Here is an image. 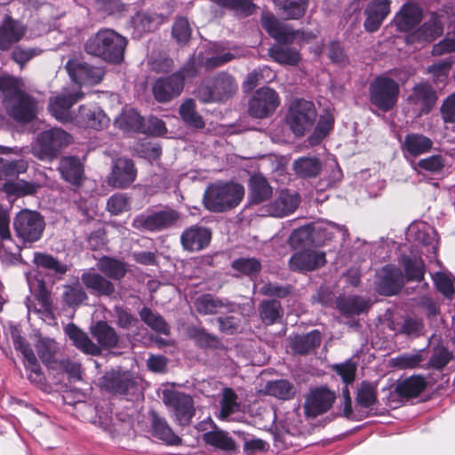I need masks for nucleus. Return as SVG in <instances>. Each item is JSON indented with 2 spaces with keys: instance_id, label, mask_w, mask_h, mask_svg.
<instances>
[{
  "instance_id": "obj_55",
  "label": "nucleus",
  "mask_w": 455,
  "mask_h": 455,
  "mask_svg": "<svg viewBox=\"0 0 455 455\" xmlns=\"http://www.w3.org/2000/svg\"><path fill=\"white\" fill-rule=\"evenodd\" d=\"M334 118L327 113L321 116L312 134L308 137V143L311 146L318 145L333 129Z\"/></svg>"
},
{
  "instance_id": "obj_4",
  "label": "nucleus",
  "mask_w": 455,
  "mask_h": 455,
  "mask_svg": "<svg viewBox=\"0 0 455 455\" xmlns=\"http://www.w3.org/2000/svg\"><path fill=\"white\" fill-rule=\"evenodd\" d=\"M238 85L235 77L226 72H218L203 79L195 90V96L203 103H222L232 98Z\"/></svg>"
},
{
  "instance_id": "obj_7",
  "label": "nucleus",
  "mask_w": 455,
  "mask_h": 455,
  "mask_svg": "<svg viewBox=\"0 0 455 455\" xmlns=\"http://www.w3.org/2000/svg\"><path fill=\"white\" fill-rule=\"evenodd\" d=\"M399 93L398 83L387 76H378L369 84L370 104L382 113H387L395 108Z\"/></svg>"
},
{
  "instance_id": "obj_54",
  "label": "nucleus",
  "mask_w": 455,
  "mask_h": 455,
  "mask_svg": "<svg viewBox=\"0 0 455 455\" xmlns=\"http://www.w3.org/2000/svg\"><path fill=\"white\" fill-rule=\"evenodd\" d=\"M189 337L201 348L217 349L220 347V339L204 328L194 327L189 330Z\"/></svg>"
},
{
  "instance_id": "obj_14",
  "label": "nucleus",
  "mask_w": 455,
  "mask_h": 455,
  "mask_svg": "<svg viewBox=\"0 0 455 455\" xmlns=\"http://www.w3.org/2000/svg\"><path fill=\"white\" fill-rule=\"evenodd\" d=\"M279 104L277 92L269 87H262L250 100L248 112L251 116L262 119L272 114Z\"/></svg>"
},
{
  "instance_id": "obj_40",
  "label": "nucleus",
  "mask_w": 455,
  "mask_h": 455,
  "mask_svg": "<svg viewBox=\"0 0 455 455\" xmlns=\"http://www.w3.org/2000/svg\"><path fill=\"white\" fill-rule=\"evenodd\" d=\"M36 352L42 363L48 369H56V355L59 352L58 344L50 338H42L36 345Z\"/></svg>"
},
{
  "instance_id": "obj_56",
  "label": "nucleus",
  "mask_w": 455,
  "mask_h": 455,
  "mask_svg": "<svg viewBox=\"0 0 455 455\" xmlns=\"http://www.w3.org/2000/svg\"><path fill=\"white\" fill-rule=\"evenodd\" d=\"M237 399L238 397L232 388L223 389L220 411L221 419H228L233 413L240 411V403Z\"/></svg>"
},
{
  "instance_id": "obj_42",
  "label": "nucleus",
  "mask_w": 455,
  "mask_h": 455,
  "mask_svg": "<svg viewBox=\"0 0 455 455\" xmlns=\"http://www.w3.org/2000/svg\"><path fill=\"white\" fill-rule=\"evenodd\" d=\"M426 387L425 379L421 376H411L400 381L395 387L399 397L411 398L418 396Z\"/></svg>"
},
{
  "instance_id": "obj_12",
  "label": "nucleus",
  "mask_w": 455,
  "mask_h": 455,
  "mask_svg": "<svg viewBox=\"0 0 455 455\" xmlns=\"http://www.w3.org/2000/svg\"><path fill=\"white\" fill-rule=\"evenodd\" d=\"M163 401L180 425L187 426L191 422L196 411L191 395L167 390L164 392Z\"/></svg>"
},
{
  "instance_id": "obj_34",
  "label": "nucleus",
  "mask_w": 455,
  "mask_h": 455,
  "mask_svg": "<svg viewBox=\"0 0 455 455\" xmlns=\"http://www.w3.org/2000/svg\"><path fill=\"white\" fill-rule=\"evenodd\" d=\"M411 168L418 174H441L447 164V158L445 156L441 154H435L425 158H421L418 161L411 160Z\"/></svg>"
},
{
  "instance_id": "obj_23",
  "label": "nucleus",
  "mask_w": 455,
  "mask_h": 455,
  "mask_svg": "<svg viewBox=\"0 0 455 455\" xmlns=\"http://www.w3.org/2000/svg\"><path fill=\"white\" fill-rule=\"evenodd\" d=\"M211 240V229L198 224L187 228L180 235V243L183 249L190 252L205 249L210 244Z\"/></svg>"
},
{
  "instance_id": "obj_6",
  "label": "nucleus",
  "mask_w": 455,
  "mask_h": 455,
  "mask_svg": "<svg viewBox=\"0 0 455 455\" xmlns=\"http://www.w3.org/2000/svg\"><path fill=\"white\" fill-rule=\"evenodd\" d=\"M101 387L107 392L127 401L138 402L144 398L140 380L131 371L120 368L107 371L101 378Z\"/></svg>"
},
{
  "instance_id": "obj_24",
  "label": "nucleus",
  "mask_w": 455,
  "mask_h": 455,
  "mask_svg": "<svg viewBox=\"0 0 455 455\" xmlns=\"http://www.w3.org/2000/svg\"><path fill=\"white\" fill-rule=\"evenodd\" d=\"M326 263L325 253L312 249L296 251L289 260L291 271L307 272L323 267Z\"/></svg>"
},
{
  "instance_id": "obj_29",
  "label": "nucleus",
  "mask_w": 455,
  "mask_h": 455,
  "mask_svg": "<svg viewBox=\"0 0 455 455\" xmlns=\"http://www.w3.org/2000/svg\"><path fill=\"white\" fill-rule=\"evenodd\" d=\"M181 79L173 73L159 77L153 85V94L158 102H168L178 97L183 91Z\"/></svg>"
},
{
  "instance_id": "obj_25",
  "label": "nucleus",
  "mask_w": 455,
  "mask_h": 455,
  "mask_svg": "<svg viewBox=\"0 0 455 455\" xmlns=\"http://www.w3.org/2000/svg\"><path fill=\"white\" fill-rule=\"evenodd\" d=\"M109 122V118L100 107L82 105L75 115L73 123L83 128L100 131L107 127Z\"/></svg>"
},
{
  "instance_id": "obj_10",
  "label": "nucleus",
  "mask_w": 455,
  "mask_h": 455,
  "mask_svg": "<svg viewBox=\"0 0 455 455\" xmlns=\"http://www.w3.org/2000/svg\"><path fill=\"white\" fill-rule=\"evenodd\" d=\"M44 227V218L38 212L29 210L20 212L13 221L16 235L24 243L38 241L43 235Z\"/></svg>"
},
{
  "instance_id": "obj_21",
  "label": "nucleus",
  "mask_w": 455,
  "mask_h": 455,
  "mask_svg": "<svg viewBox=\"0 0 455 455\" xmlns=\"http://www.w3.org/2000/svg\"><path fill=\"white\" fill-rule=\"evenodd\" d=\"M403 286V275L397 267L387 265L378 275L376 291L384 296L397 294Z\"/></svg>"
},
{
  "instance_id": "obj_17",
  "label": "nucleus",
  "mask_w": 455,
  "mask_h": 455,
  "mask_svg": "<svg viewBox=\"0 0 455 455\" xmlns=\"http://www.w3.org/2000/svg\"><path fill=\"white\" fill-rule=\"evenodd\" d=\"M83 98L80 92L63 91L61 93L51 97L48 109L51 115L61 123L74 122L75 115L71 112V107Z\"/></svg>"
},
{
  "instance_id": "obj_50",
  "label": "nucleus",
  "mask_w": 455,
  "mask_h": 455,
  "mask_svg": "<svg viewBox=\"0 0 455 455\" xmlns=\"http://www.w3.org/2000/svg\"><path fill=\"white\" fill-rule=\"evenodd\" d=\"M231 267L240 275L253 278L260 273L262 265L260 260L256 258L241 257L232 261Z\"/></svg>"
},
{
  "instance_id": "obj_53",
  "label": "nucleus",
  "mask_w": 455,
  "mask_h": 455,
  "mask_svg": "<svg viewBox=\"0 0 455 455\" xmlns=\"http://www.w3.org/2000/svg\"><path fill=\"white\" fill-rule=\"evenodd\" d=\"M41 185L36 182L19 180L16 181H7L4 185V191L8 195L15 196H33L37 193Z\"/></svg>"
},
{
  "instance_id": "obj_36",
  "label": "nucleus",
  "mask_w": 455,
  "mask_h": 455,
  "mask_svg": "<svg viewBox=\"0 0 455 455\" xmlns=\"http://www.w3.org/2000/svg\"><path fill=\"white\" fill-rule=\"evenodd\" d=\"M371 306V300L361 296L350 295L339 298L337 307L346 316L359 315L366 312Z\"/></svg>"
},
{
  "instance_id": "obj_63",
  "label": "nucleus",
  "mask_w": 455,
  "mask_h": 455,
  "mask_svg": "<svg viewBox=\"0 0 455 455\" xmlns=\"http://www.w3.org/2000/svg\"><path fill=\"white\" fill-rule=\"evenodd\" d=\"M221 9L234 11L243 15H250L254 10V4L251 0H210Z\"/></svg>"
},
{
  "instance_id": "obj_61",
  "label": "nucleus",
  "mask_w": 455,
  "mask_h": 455,
  "mask_svg": "<svg viewBox=\"0 0 455 455\" xmlns=\"http://www.w3.org/2000/svg\"><path fill=\"white\" fill-rule=\"evenodd\" d=\"M356 403L363 408H370L377 403L376 386L368 381H363L357 389Z\"/></svg>"
},
{
  "instance_id": "obj_62",
  "label": "nucleus",
  "mask_w": 455,
  "mask_h": 455,
  "mask_svg": "<svg viewBox=\"0 0 455 455\" xmlns=\"http://www.w3.org/2000/svg\"><path fill=\"white\" fill-rule=\"evenodd\" d=\"M201 67L200 57L198 54H193L180 68L173 74L177 75L178 77L181 79L182 85L184 86L185 81L191 80L198 76Z\"/></svg>"
},
{
  "instance_id": "obj_27",
  "label": "nucleus",
  "mask_w": 455,
  "mask_h": 455,
  "mask_svg": "<svg viewBox=\"0 0 455 455\" xmlns=\"http://www.w3.org/2000/svg\"><path fill=\"white\" fill-rule=\"evenodd\" d=\"M423 18V11L414 3H405L395 14L393 22L399 32H411L419 25Z\"/></svg>"
},
{
  "instance_id": "obj_20",
  "label": "nucleus",
  "mask_w": 455,
  "mask_h": 455,
  "mask_svg": "<svg viewBox=\"0 0 455 455\" xmlns=\"http://www.w3.org/2000/svg\"><path fill=\"white\" fill-rule=\"evenodd\" d=\"M169 17L163 13L152 11H141L136 12L131 19L133 28V36H142L157 30L163 24L168 22Z\"/></svg>"
},
{
  "instance_id": "obj_18",
  "label": "nucleus",
  "mask_w": 455,
  "mask_h": 455,
  "mask_svg": "<svg viewBox=\"0 0 455 455\" xmlns=\"http://www.w3.org/2000/svg\"><path fill=\"white\" fill-rule=\"evenodd\" d=\"M336 395L326 387L312 389L305 400V413L307 417L315 418L328 411L334 403Z\"/></svg>"
},
{
  "instance_id": "obj_5",
  "label": "nucleus",
  "mask_w": 455,
  "mask_h": 455,
  "mask_svg": "<svg viewBox=\"0 0 455 455\" xmlns=\"http://www.w3.org/2000/svg\"><path fill=\"white\" fill-rule=\"evenodd\" d=\"M243 196L244 188L237 183L216 182L206 188L203 202L208 211L224 212L235 208Z\"/></svg>"
},
{
  "instance_id": "obj_35",
  "label": "nucleus",
  "mask_w": 455,
  "mask_h": 455,
  "mask_svg": "<svg viewBox=\"0 0 455 455\" xmlns=\"http://www.w3.org/2000/svg\"><path fill=\"white\" fill-rule=\"evenodd\" d=\"M399 265L404 271V276L408 282H420L424 279L426 267L420 256L402 255Z\"/></svg>"
},
{
  "instance_id": "obj_32",
  "label": "nucleus",
  "mask_w": 455,
  "mask_h": 455,
  "mask_svg": "<svg viewBox=\"0 0 455 455\" xmlns=\"http://www.w3.org/2000/svg\"><path fill=\"white\" fill-rule=\"evenodd\" d=\"M433 140L421 133H409L402 143V151L406 159L426 154L433 148Z\"/></svg>"
},
{
  "instance_id": "obj_64",
  "label": "nucleus",
  "mask_w": 455,
  "mask_h": 455,
  "mask_svg": "<svg viewBox=\"0 0 455 455\" xmlns=\"http://www.w3.org/2000/svg\"><path fill=\"white\" fill-rule=\"evenodd\" d=\"M191 33L192 29L187 18L179 17L175 20L172 25V35L179 44H187L190 40Z\"/></svg>"
},
{
  "instance_id": "obj_11",
  "label": "nucleus",
  "mask_w": 455,
  "mask_h": 455,
  "mask_svg": "<svg viewBox=\"0 0 455 455\" xmlns=\"http://www.w3.org/2000/svg\"><path fill=\"white\" fill-rule=\"evenodd\" d=\"M179 217L178 212L172 209L142 213L132 220V227L139 231L158 232L174 225Z\"/></svg>"
},
{
  "instance_id": "obj_3",
  "label": "nucleus",
  "mask_w": 455,
  "mask_h": 455,
  "mask_svg": "<svg viewBox=\"0 0 455 455\" xmlns=\"http://www.w3.org/2000/svg\"><path fill=\"white\" fill-rule=\"evenodd\" d=\"M127 44V38L114 29L101 28L87 39L84 50L106 62L120 64L124 60Z\"/></svg>"
},
{
  "instance_id": "obj_37",
  "label": "nucleus",
  "mask_w": 455,
  "mask_h": 455,
  "mask_svg": "<svg viewBox=\"0 0 455 455\" xmlns=\"http://www.w3.org/2000/svg\"><path fill=\"white\" fill-rule=\"evenodd\" d=\"M59 171L66 181L73 185L80 184L84 174V167L78 157H62L60 162Z\"/></svg>"
},
{
  "instance_id": "obj_59",
  "label": "nucleus",
  "mask_w": 455,
  "mask_h": 455,
  "mask_svg": "<svg viewBox=\"0 0 455 455\" xmlns=\"http://www.w3.org/2000/svg\"><path fill=\"white\" fill-rule=\"evenodd\" d=\"M20 248L12 239L0 243V261L5 266L15 265L21 261Z\"/></svg>"
},
{
  "instance_id": "obj_45",
  "label": "nucleus",
  "mask_w": 455,
  "mask_h": 455,
  "mask_svg": "<svg viewBox=\"0 0 455 455\" xmlns=\"http://www.w3.org/2000/svg\"><path fill=\"white\" fill-rule=\"evenodd\" d=\"M152 434L168 444L177 445L180 443V438L173 433L165 419L156 413L153 414Z\"/></svg>"
},
{
  "instance_id": "obj_48",
  "label": "nucleus",
  "mask_w": 455,
  "mask_h": 455,
  "mask_svg": "<svg viewBox=\"0 0 455 455\" xmlns=\"http://www.w3.org/2000/svg\"><path fill=\"white\" fill-rule=\"evenodd\" d=\"M266 392L281 400H290L296 394L294 385L287 379L268 381L266 385Z\"/></svg>"
},
{
  "instance_id": "obj_2",
  "label": "nucleus",
  "mask_w": 455,
  "mask_h": 455,
  "mask_svg": "<svg viewBox=\"0 0 455 455\" xmlns=\"http://www.w3.org/2000/svg\"><path fill=\"white\" fill-rule=\"evenodd\" d=\"M65 333L68 336L73 345L87 355H98L101 353V347L113 348L116 347L119 337L114 328L106 322H98L92 328V335L98 341L93 343L86 333L82 331L74 323H68L65 327Z\"/></svg>"
},
{
  "instance_id": "obj_33",
  "label": "nucleus",
  "mask_w": 455,
  "mask_h": 455,
  "mask_svg": "<svg viewBox=\"0 0 455 455\" xmlns=\"http://www.w3.org/2000/svg\"><path fill=\"white\" fill-rule=\"evenodd\" d=\"M322 336L318 330H313L304 335H295L291 338L292 351L300 355L313 353L321 344Z\"/></svg>"
},
{
  "instance_id": "obj_41",
  "label": "nucleus",
  "mask_w": 455,
  "mask_h": 455,
  "mask_svg": "<svg viewBox=\"0 0 455 455\" xmlns=\"http://www.w3.org/2000/svg\"><path fill=\"white\" fill-rule=\"evenodd\" d=\"M279 13L286 20H299L308 5V0H275Z\"/></svg>"
},
{
  "instance_id": "obj_52",
  "label": "nucleus",
  "mask_w": 455,
  "mask_h": 455,
  "mask_svg": "<svg viewBox=\"0 0 455 455\" xmlns=\"http://www.w3.org/2000/svg\"><path fill=\"white\" fill-rule=\"evenodd\" d=\"M204 441L215 448L225 451H233L235 450V443L228 433L221 430L209 431L204 435Z\"/></svg>"
},
{
  "instance_id": "obj_30",
  "label": "nucleus",
  "mask_w": 455,
  "mask_h": 455,
  "mask_svg": "<svg viewBox=\"0 0 455 455\" xmlns=\"http://www.w3.org/2000/svg\"><path fill=\"white\" fill-rule=\"evenodd\" d=\"M81 280L84 286L97 296L110 297L116 291L115 284L108 278L93 269L84 272Z\"/></svg>"
},
{
  "instance_id": "obj_15",
  "label": "nucleus",
  "mask_w": 455,
  "mask_h": 455,
  "mask_svg": "<svg viewBox=\"0 0 455 455\" xmlns=\"http://www.w3.org/2000/svg\"><path fill=\"white\" fill-rule=\"evenodd\" d=\"M137 169L132 159L118 157L112 161L111 172L107 177L108 184L124 189L130 187L136 180Z\"/></svg>"
},
{
  "instance_id": "obj_26",
  "label": "nucleus",
  "mask_w": 455,
  "mask_h": 455,
  "mask_svg": "<svg viewBox=\"0 0 455 455\" xmlns=\"http://www.w3.org/2000/svg\"><path fill=\"white\" fill-rule=\"evenodd\" d=\"M26 32L27 27L22 22L5 15L0 23V50H10L24 37Z\"/></svg>"
},
{
  "instance_id": "obj_19",
  "label": "nucleus",
  "mask_w": 455,
  "mask_h": 455,
  "mask_svg": "<svg viewBox=\"0 0 455 455\" xmlns=\"http://www.w3.org/2000/svg\"><path fill=\"white\" fill-rule=\"evenodd\" d=\"M443 24L436 12H432L429 19L405 36L407 44L430 43L442 36Z\"/></svg>"
},
{
  "instance_id": "obj_8",
  "label": "nucleus",
  "mask_w": 455,
  "mask_h": 455,
  "mask_svg": "<svg viewBox=\"0 0 455 455\" xmlns=\"http://www.w3.org/2000/svg\"><path fill=\"white\" fill-rule=\"evenodd\" d=\"M316 117V108L312 101L295 99L289 106L286 123L296 136L301 137L312 129Z\"/></svg>"
},
{
  "instance_id": "obj_43",
  "label": "nucleus",
  "mask_w": 455,
  "mask_h": 455,
  "mask_svg": "<svg viewBox=\"0 0 455 455\" xmlns=\"http://www.w3.org/2000/svg\"><path fill=\"white\" fill-rule=\"evenodd\" d=\"M250 202L251 204H260L272 196V188L267 180L260 175H254L250 179Z\"/></svg>"
},
{
  "instance_id": "obj_46",
  "label": "nucleus",
  "mask_w": 455,
  "mask_h": 455,
  "mask_svg": "<svg viewBox=\"0 0 455 455\" xmlns=\"http://www.w3.org/2000/svg\"><path fill=\"white\" fill-rule=\"evenodd\" d=\"M293 169L302 178H315L322 170V163L317 157L303 156L294 161Z\"/></svg>"
},
{
  "instance_id": "obj_22",
  "label": "nucleus",
  "mask_w": 455,
  "mask_h": 455,
  "mask_svg": "<svg viewBox=\"0 0 455 455\" xmlns=\"http://www.w3.org/2000/svg\"><path fill=\"white\" fill-rule=\"evenodd\" d=\"M437 93L428 83H419L413 86L408 97L409 102L416 108L419 115H427L436 105Z\"/></svg>"
},
{
  "instance_id": "obj_49",
  "label": "nucleus",
  "mask_w": 455,
  "mask_h": 455,
  "mask_svg": "<svg viewBox=\"0 0 455 455\" xmlns=\"http://www.w3.org/2000/svg\"><path fill=\"white\" fill-rule=\"evenodd\" d=\"M33 260L38 267L56 275H64L68 271V266L51 254L36 251Z\"/></svg>"
},
{
  "instance_id": "obj_16",
  "label": "nucleus",
  "mask_w": 455,
  "mask_h": 455,
  "mask_svg": "<svg viewBox=\"0 0 455 455\" xmlns=\"http://www.w3.org/2000/svg\"><path fill=\"white\" fill-rule=\"evenodd\" d=\"M66 69L71 80L79 85L97 84L104 75V71L98 67L90 65L79 59H71L66 63Z\"/></svg>"
},
{
  "instance_id": "obj_39",
  "label": "nucleus",
  "mask_w": 455,
  "mask_h": 455,
  "mask_svg": "<svg viewBox=\"0 0 455 455\" xmlns=\"http://www.w3.org/2000/svg\"><path fill=\"white\" fill-rule=\"evenodd\" d=\"M258 310L261 322L266 325H272L280 322L283 315L281 302L277 299L262 300Z\"/></svg>"
},
{
  "instance_id": "obj_44",
  "label": "nucleus",
  "mask_w": 455,
  "mask_h": 455,
  "mask_svg": "<svg viewBox=\"0 0 455 455\" xmlns=\"http://www.w3.org/2000/svg\"><path fill=\"white\" fill-rule=\"evenodd\" d=\"M229 302L212 294H204L195 301V307L201 315H214L219 313L220 309L226 307Z\"/></svg>"
},
{
  "instance_id": "obj_9",
  "label": "nucleus",
  "mask_w": 455,
  "mask_h": 455,
  "mask_svg": "<svg viewBox=\"0 0 455 455\" xmlns=\"http://www.w3.org/2000/svg\"><path fill=\"white\" fill-rule=\"evenodd\" d=\"M70 142V135L60 128L41 132L32 144V154L40 160L55 158L62 147Z\"/></svg>"
},
{
  "instance_id": "obj_1",
  "label": "nucleus",
  "mask_w": 455,
  "mask_h": 455,
  "mask_svg": "<svg viewBox=\"0 0 455 455\" xmlns=\"http://www.w3.org/2000/svg\"><path fill=\"white\" fill-rule=\"evenodd\" d=\"M261 24L270 36L277 42L269 48V56L282 65H297L300 55L299 51L290 44L297 39L299 31H293L289 26L282 24L273 16H264Z\"/></svg>"
},
{
  "instance_id": "obj_31",
  "label": "nucleus",
  "mask_w": 455,
  "mask_h": 455,
  "mask_svg": "<svg viewBox=\"0 0 455 455\" xmlns=\"http://www.w3.org/2000/svg\"><path fill=\"white\" fill-rule=\"evenodd\" d=\"M299 202L300 196L298 193L282 190L275 201L267 205V212L271 216L281 218L292 213Z\"/></svg>"
},
{
  "instance_id": "obj_60",
  "label": "nucleus",
  "mask_w": 455,
  "mask_h": 455,
  "mask_svg": "<svg viewBox=\"0 0 455 455\" xmlns=\"http://www.w3.org/2000/svg\"><path fill=\"white\" fill-rule=\"evenodd\" d=\"M14 348L20 351L24 357L25 367H31L32 371H38V362L33 349L25 338L16 336L13 339Z\"/></svg>"
},
{
  "instance_id": "obj_13",
  "label": "nucleus",
  "mask_w": 455,
  "mask_h": 455,
  "mask_svg": "<svg viewBox=\"0 0 455 455\" xmlns=\"http://www.w3.org/2000/svg\"><path fill=\"white\" fill-rule=\"evenodd\" d=\"M4 102L8 115L19 123L28 124L36 116V101L25 92L6 98Z\"/></svg>"
},
{
  "instance_id": "obj_47",
  "label": "nucleus",
  "mask_w": 455,
  "mask_h": 455,
  "mask_svg": "<svg viewBox=\"0 0 455 455\" xmlns=\"http://www.w3.org/2000/svg\"><path fill=\"white\" fill-rule=\"evenodd\" d=\"M414 236V240L419 243L430 247L432 252L435 253L437 250L436 232L431 227L421 225L411 227L409 235Z\"/></svg>"
},
{
  "instance_id": "obj_28",
  "label": "nucleus",
  "mask_w": 455,
  "mask_h": 455,
  "mask_svg": "<svg viewBox=\"0 0 455 455\" xmlns=\"http://www.w3.org/2000/svg\"><path fill=\"white\" fill-rule=\"evenodd\" d=\"M390 0H371L364 10L363 27L367 32H376L390 13Z\"/></svg>"
},
{
  "instance_id": "obj_51",
  "label": "nucleus",
  "mask_w": 455,
  "mask_h": 455,
  "mask_svg": "<svg viewBox=\"0 0 455 455\" xmlns=\"http://www.w3.org/2000/svg\"><path fill=\"white\" fill-rule=\"evenodd\" d=\"M28 163L23 159L7 160L0 157V180H13L28 170Z\"/></svg>"
},
{
  "instance_id": "obj_38",
  "label": "nucleus",
  "mask_w": 455,
  "mask_h": 455,
  "mask_svg": "<svg viewBox=\"0 0 455 455\" xmlns=\"http://www.w3.org/2000/svg\"><path fill=\"white\" fill-rule=\"evenodd\" d=\"M97 269L108 279L119 281L127 272L124 262L108 256L101 257L96 263Z\"/></svg>"
},
{
  "instance_id": "obj_57",
  "label": "nucleus",
  "mask_w": 455,
  "mask_h": 455,
  "mask_svg": "<svg viewBox=\"0 0 455 455\" xmlns=\"http://www.w3.org/2000/svg\"><path fill=\"white\" fill-rule=\"evenodd\" d=\"M140 315L141 320L153 331L164 335H168L170 333L169 325L164 319L150 308L144 307L140 310Z\"/></svg>"
},
{
  "instance_id": "obj_58",
  "label": "nucleus",
  "mask_w": 455,
  "mask_h": 455,
  "mask_svg": "<svg viewBox=\"0 0 455 455\" xmlns=\"http://www.w3.org/2000/svg\"><path fill=\"white\" fill-rule=\"evenodd\" d=\"M180 115L182 120L189 126L202 129L205 124L203 117L196 112L195 103L188 100L180 107Z\"/></svg>"
}]
</instances>
